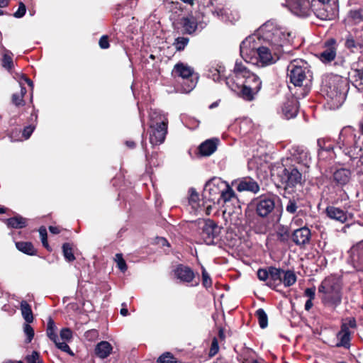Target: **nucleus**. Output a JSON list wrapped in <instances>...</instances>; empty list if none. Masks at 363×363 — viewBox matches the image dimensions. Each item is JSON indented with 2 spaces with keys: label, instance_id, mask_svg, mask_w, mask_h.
Masks as SVG:
<instances>
[{
  "label": "nucleus",
  "instance_id": "obj_1",
  "mask_svg": "<svg viewBox=\"0 0 363 363\" xmlns=\"http://www.w3.org/2000/svg\"><path fill=\"white\" fill-rule=\"evenodd\" d=\"M233 72V74L225 77L227 86L242 99L253 101L262 88L260 78L242 62H235Z\"/></svg>",
  "mask_w": 363,
  "mask_h": 363
},
{
  "label": "nucleus",
  "instance_id": "obj_2",
  "mask_svg": "<svg viewBox=\"0 0 363 363\" xmlns=\"http://www.w3.org/2000/svg\"><path fill=\"white\" fill-rule=\"evenodd\" d=\"M287 78L294 86L303 87L299 95L306 96L312 83L313 73L308 62L301 59H295L287 67Z\"/></svg>",
  "mask_w": 363,
  "mask_h": 363
},
{
  "label": "nucleus",
  "instance_id": "obj_3",
  "mask_svg": "<svg viewBox=\"0 0 363 363\" xmlns=\"http://www.w3.org/2000/svg\"><path fill=\"white\" fill-rule=\"evenodd\" d=\"M347 91V81L346 78L338 74H327L323 77L320 91L327 98L337 104L343 101Z\"/></svg>",
  "mask_w": 363,
  "mask_h": 363
},
{
  "label": "nucleus",
  "instance_id": "obj_4",
  "mask_svg": "<svg viewBox=\"0 0 363 363\" xmlns=\"http://www.w3.org/2000/svg\"><path fill=\"white\" fill-rule=\"evenodd\" d=\"M355 128L348 125L344 127L339 135L337 145L351 159L363 157V147L359 145L360 136L355 133Z\"/></svg>",
  "mask_w": 363,
  "mask_h": 363
},
{
  "label": "nucleus",
  "instance_id": "obj_5",
  "mask_svg": "<svg viewBox=\"0 0 363 363\" xmlns=\"http://www.w3.org/2000/svg\"><path fill=\"white\" fill-rule=\"evenodd\" d=\"M321 302L328 308L335 309L342 302V286L333 277H326L318 286Z\"/></svg>",
  "mask_w": 363,
  "mask_h": 363
},
{
  "label": "nucleus",
  "instance_id": "obj_6",
  "mask_svg": "<svg viewBox=\"0 0 363 363\" xmlns=\"http://www.w3.org/2000/svg\"><path fill=\"white\" fill-rule=\"evenodd\" d=\"M262 38L264 43L274 50L275 55H281L284 52V47L293 43V37L289 32L283 31L281 28H272L265 30Z\"/></svg>",
  "mask_w": 363,
  "mask_h": 363
},
{
  "label": "nucleus",
  "instance_id": "obj_7",
  "mask_svg": "<svg viewBox=\"0 0 363 363\" xmlns=\"http://www.w3.org/2000/svg\"><path fill=\"white\" fill-rule=\"evenodd\" d=\"M172 75L175 79H179V82L182 86V91L185 93L192 91L199 80V75L194 72V68L181 62L174 66Z\"/></svg>",
  "mask_w": 363,
  "mask_h": 363
},
{
  "label": "nucleus",
  "instance_id": "obj_8",
  "mask_svg": "<svg viewBox=\"0 0 363 363\" xmlns=\"http://www.w3.org/2000/svg\"><path fill=\"white\" fill-rule=\"evenodd\" d=\"M167 128V118L156 112L150 114V142L152 145H160L164 142Z\"/></svg>",
  "mask_w": 363,
  "mask_h": 363
},
{
  "label": "nucleus",
  "instance_id": "obj_9",
  "mask_svg": "<svg viewBox=\"0 0 363 363\" xmlns=\"http://www.w3.org/2000/svg\"><path fill=\"white\" fill-rule=\"evenodd\" d=\"M201 238L206 245H216L220 240L222 228L211 219H203L199 223Z\"/></svg>",
  "mask_w": 363,
  "mask_h": 363
},
{
  "label": "nucleus",
  "instance_id": "obj_10",
  "mask_svg": "<svg viewBox=\"0 0 363 363\" xmlns=\"http://www.w3.org/2000/svg\"><path fill=\"white\" fill-rule=\"evenodd\" d=\"M279 198L271 192L261 194L252 200L256 214L261 218L267 217L275 208L276 201Z\"/></svg>",
  "mask_w": 363,
  "mask_h": 363
},
{
  "label": "nucleus",
  "instance_id": "obj_11",
  "mask_svg": "<svg viewBox=\"0 0 363 363\" xmlns=\"http://www.w3.org/2000/svg\"><path fill=\"white\" fill-rule=\"evenodd\" d=\"M331 0H311L312 11L315 16L323 21H330L336 18L338 12V5L334 1L331 5Z\"/></svg>",
  "mask_w": 363,
  "mask_h": 363
},
{
  "label": "nucleus",
  "instance_id": "obj_12",
  "mask_svg": "<svg viewBox=\"0 0 363 363\" xmlns=\"http://www.w3.org/2000/svg\"><path fill=\"white\" fill-rule=\"evenodd\" d=\"M225 182L220 178L213 177L207 182L202 194V205L205 206L207 201L213 204L220 205V192Z\"/></svg>",
  "mask_w": 363,
  "mask_h": 363
},
{
  "label": "nucleus",
  "instance_id": "obj_13",
  "mask_svg": "<svg viewBox=\"0 0 363 363\" xmlns=\"http://www.w3.org/2000/svg\"><path fill=\"white\" fill-rule=\"evenodd\" d=\"M283 272V269L270 266L265 269H259L257 274L260 281H267V286L273 290L279 291L278 288L281 285Z\"/></svg>",
  "mask_w": 363,
  "mask_h": 363
},
{
  "label": "nucleus",
  "instance_id": "obj_14",
  "mask_svg": "<svg viewBox=\"0 0 363 363\" xmlns=\"http://www.w3.org/2000/svg\"><path fill=\"white\" fill-rule=\"evenodd\" d=\"M260 39L256 36H249L246 38L240 45V52L241 57L247 62H251L254 57L256 56L257 51L261 47L259 45Z\"/></svg>",
  "mask_w": 363,
  "mask_h": 363
},
{
  "label": "nucleus",
  "instance_id": "obj_15",
  "mask_svg": "<svg viewBox=\"0 0 363 363\" xmlns=\"http://www.w3.org/2000/svg\"><path fill=\"white\" fill-rule=\"evenodd\" d=\"M279 56L280 55H275L274 50L264 43L257 51L253 59L255 62L252 60L251 62L260 67H266L274 64L279 59Z\"/></svg>",
  "mask_w": 363,
  "mask_h": 363
},
{
  "label": "nucleus",
  "instance_id": "obj_16",
  "mask_svg": "<svg viewBox=\"0 0 363 363\" xmlns=\"http://www.w3.org/2000/svg\"><path fill=\"white\" fill-rule=\"evenodd\" d=\"M280 177L281 183L285 186V189L295 187L302 182V174L294 165L285 167Z\"/></svg>",
  "mask_w": 363,
  "mask_h": 363
},
{
  "label": "nucleus",
  "instance_id": "obj_17",
  "mask_svg": "<svg viewBox=\"0 0 363 363\" xmlns=\"http://www.w3.org/2000/svg\"><path fill=\"white\" fill-rule=\"evenodd\" d=\"M173 272L175 277L181 282L191 283V286H198L199 284V279H196V273L187 265L179 264Z\"/></svg>",
  "mask_w": 363,
  "mask_h": 363
},
{
  "label": "nucleus",
  "instance_id": "obj_18",
  "mask_svg": "<svg viewBox=\"0 0 363 363\" xmlns=\"http://www.w3.org/2000/svg\"><path fill=\"white\" fill-rule=\"evenodd\" d=\"M338 44L333 38L327 39L323 45V50L320 53L319 59L324 64L330 63L335 60Z\"/></svg>",
  "mask_w": 363,
  "mask_h": 363
},
{
  "label": "nucleus",
  "instance_id": "obj_19",
  "mask_svg": "<svg viewBox=\"0 0 363 363\" xmlns=\"http://www.w3.org/2000/svg\"><path fill=\"white\" fill-rule=\"evenodd\" d=\"M290 11L298 16H308L312 11V2L309 0H286Z\"/></svg>",
  "mask_w": 363,
  "mask_h": 363
},
{
  "label": "nucleus",
  "instance_id": "obj_20",
  "mask_svg": "<svg viewBox=\"0 0 363 363\" xmlns=\"http://www.w3.org/2000/svg\"><path fill=\"white\" fill-rule=\"evenodd\" d=\"M348 77L356 88L363 89V60L352 64Z\"/></svg>",
  "mask_w": 363,
  "mask_h": 363
},
{
  "label": "nucleus",
  "instance_id": "obj_21",
  "mask_svg": "<svg viewBox=\"0 0 363 363\" xmlns=\"http://www.w3.org/2000/svg\"><path fill=\"white\" fill-rule=\"evenodd\" d=\"M291 238L297 246L305 247L311 242V231L306 226L301 227L293 231Z\"/></svg>",
  "mask_w": 363,
  "mask_h": 363
},
{
  "label": "nucleus",
  "instance_id": "obj_22",
  "mask_svg": "<svg viewBox=\"0 0 363 363\" xmlns=\"http://www.w3.org/2000/svg\"><path fill=\"white\" fill-rule=\"evenodd\" d=\"M178 29L182 34L192 35L198 28L196 18L192 15L182 16L177 20Z\"/></svg>",
  "mask_w": 363,
  "mask_h": 363
},
{
  "label": "nucleus",
  "instance_id": "obj_23",
  "mask_svg": "<svg viewBox=\"0 0 363 363\" xmlns=\"http://www.w3.org/2000/svg\"><path fill=\"white\" fill-rule=\"evenodd\" d=\"M299 109V102L298 98L291 96L286 99L281 106V111L286 119L295 118Z\"/></svg>",
  "mask_w": 363,
  "mask_h": 363
},
{
  "label": "nucleus",
  "instance_id": "obj_24",
  "mask_svg": "<svg viewBox=\"0 0 363 363\" xmlns=\"http://www.w3.org/2000/svg\"><path fill=\"white\" fill-rule=\"evenodd\" d=\"M291 150V155L297 163L306 167H309L311 157L307 148L303 146H294Z\"/></svg>",
  "mask_w": 363,
  "mask_h": 363
},
{
  "label": "nucleus",
  "instance_id": "obj_25",
  "mask_svg": "<svg viewBox=\"0 0 363 363\" xmlns=\"http://www.w3.org/2000/svg\"><path fill=\"white\" fill-rule=\"evenodd\" d=\"M236 184V189L240 191H250L252 193L256 194L259 189V184L255 182L253 179L250 177L243 178L242 180L238 182H233L232 185L234 186Z\"/></svg>",
  "mask_w": 363,
  "mask_h": 363
},
{
  "label": "nucleus",
  "instance_id": "obj_26",
  "mask_svg": "<svg viewBox=\"0 0 363 363\" xmlns=\"http://www.w3.org/2000/svg\"><path fill=\"white\" fill-rule=\"evenodd\" d=\"M325 213L329 218L338 221L340 223H346L348 219L347 211L334 206H327Z\"/></svg>",
  "mask_w": 363,
  "mask_h": 363
},
{
  "label": "nucleus",
  "instance_id": "obj_27",
  "mask_svg": "<svg viewBox=\"0 0 363 363\" xmlns=\"http://www.w3.org/2000/svg\"><path fill=\"white\" fill-rule=\"evenodd\" d=\"M219 142V139L216 138L205 140L199 146L200 155L203 157L211 155L216 151Z\"/></svg>",
  "mask_w": 363,
  "mask_h": 363
},
{
  "label": "nucleus",
  "instance_id": "obj_28",
  "mask_svg": "<svg viewBox=\"0 0 363 363\" xmlns=\"http://www.w3.org/2000/svg\"><path fill=\"white\" fill-rule=\"evenodd\" d=\"M351 171L349 169L340 168L333 174V180L337 186H345L350 180Z\"/></svg>",
  "mask_w": 363,
  "mask_h": 363
},
{
  "label": "nucleus",
  "instance_id": "obj_29",
  "mask_svg": "<svg viewBox=\"0 0 363 363\" xmlns=\"http://www.w3.org/2000/svg\"><path fill=\"white\" fill-rule=\"evenodd\" d=\"M238 201V197L232 187L225 182V186H222L220 192V205H228Z\"/></svg>",
  "mask_w": 363,
  "mask_h": 363
},
{
  "label": "nucleus",
  "instance_id": "obj_30",
  "mask_svg": "<svg viewBox=\"0 0 363 363\" xmlns=\"http://www.w3.org/2000/svg\"><path fill=\"white\" fill-rule=\"evenodd\" d=\"M1 220L9 228L21 229L28 225V219L19 214H16L14 216L9 218L1 219Z\"/></svg>",
  "mask_w": 363,
  "mask_h": 363
},
{
  "label": "nucleus",
  "instance_id": "obj_31",
  "mask_svg": "<svg viewBox=\"0 0 363 363\" xmlns=\"http://www.w3.org/2000/svg\"><path fill=\"white\" fill-rule=\"evenodd\" d=\"M337 337L339 340V342L336 345L337 347H343L346 349L350 348L351 332L347 329L345 325H341L340 330L338 332Z\"/></svg>",
  "mask_w": 363,
  "mask_h": 363
},
{
  "label": "nucleus",
  "instance_id": "obj_32",
  "mask_svg": "<svg viewBox=\"0 0 363 363\" xmlns=\"http://www.w3.org/2000/svg\"><path fill=\"white\" fill-rule=\"evenodd\" d=\"M112 345L107 341H101L95 347V355L101 359H105L111 353Z\"/></svg>",
  "mask_w": 363,
  "mask_h": 363
},
{
  "label": "nucleus",
  "instance_id": "obj_33",
  "mask_svg": "<svg viewBox=\"0 0 363 363\" xmlns=\"http://www.w3.org/2000/svg\"><path fill=\"white\" fill-rule=\"evenodd\" d=\"M345 47L351 52H363L361 43H358V39H357L355 35L350 33L345 36Z\"/></svg>",
  "mask_w": 363,
  "mask_h": 363
},
{
  "label": "nucleus",
  "instance_id": "obj_34",
  "mask_svg": "<svg viewBox=\"0 0 363 363\" xmlns=\"http://www.w3.org/2000/svg\"><path fill=\"white\" fill-rule=\"evenodd\" d=\"M318 146V155L319 157L323 156V152L328 153L330 155L334 153L333 142L329 138H319L317 140Z\"/></svg>",
  "mask_w": 363,
  "mask_h": 363
},
{
  "label": "nucleus",
  "instance_id": "obj_35",
  "mask_svg": "<svg viewBox=\"0 0 363 363\" xmlns=\"http://www.w3.org/2000/svg\"><path fill=\"white\" fill-rule=\"evenodd\" d=\"M16 247L20 252L30 256L37 255L38 250L31 242L18 241L16 242Z\"/></svg>",
  "mask_w": 363,
  "mask_h": 363
},
{
  "label": "nucleus",
  "instance_id": "obj_36",
  "mask_svg": "<svg viewBox=\"0 0 363 363\" xmlns=\"http://www.w3.org/2000/svg\"><path fill=\"white\" fill-rule=\"evenodd\" d=\"M21 85V91L20 92L13 93L11 95V103L13 105H14L16 107H22L26 105V101L24 100V96L27 93L26 88L24 87L21 82H20Z\"/></svg>",
  "mask_w": 363,
  "mask_h": 363
},
{
  "label": "nucleus",
  "instance_id": "obj_37",
  "mask_svg": "<svg viewBox=\"0 0 363 363\" xmlns=\"http://www.w3.org/2000/svg\"><path fill=\"white\" fill-rule=\"evenodd\" d=\"M21 311L23 318L28 323H33L34 318L30 305L26 301H21L20 303Z\"/></svg>",
  "mask_w": 363,
  "mask_h": 363
},
{
  "label": "nucleus",
  "instance_id": "obj_38",
  "mask_svg": "<svg viewBox=\"0 0 363 363\" xmlns=\"http://www.w3.org/2000/svg\"><path fill=\"white\" fill-rule=\"evenodd\" d=\"M297 280V277L293 270H284L282 274L281 284L285 287H290L293 286Z\"/></svg>",
  "mask_w": 363,
  "mask_h": 363
},
{
  "label": "nucleus",
  "instance_id": "obj_39",
  "mask_svg": "<svg viewBox=\"0 0 363 363\" xmlns=\"http://www.w3.org/2000/svg\"><path fill=\"white\" fill-rule=\"evenodd\" d=\"M277 240L281 242L286 244L288 242L289 238H291V234L289 232V228L288 226L280 225L278 227V229L276 232Z\"/></svg>",
  "mask_w": 363,
  "mask_h": 363
},
{
  "label": "nucleus",
  "instance_id": "obj_40",
  "mask_svg": "<svg viewBox=\"0 0 363 363\" xmlns=\"http://www.w3.org/2000/svg\"><path fill=\"white\" fill-rule=\"evenodd\" d=\"M62 250L65 260L68 262H72L76 259V257L74 255L72 244L69 242L63 243L62 246Z\"/></svg>",
  "mask_w": 363,
  "mask_h": 363
},
{
  "label": "nucleus",
  "instance_id": "obj_41",
  "mask_svg": "<svg viewBox=\"0 0 363 363\" xmlns=\"http://www.w3.org/2000/svg\"><path fill=\"white\" fill-rule=\"evenodd\" d=\"M255 316L258 319L259 325L264 329L268 325V316L263 308H259L255 312Z\"/></svg>",
  "mask_w": 363,
  "mask_h": 363
},
{
  "label": "nucleus",
  "instance_id": "obj_42",
  "mask_svg": "<svg viewBox=\"0 0 363 363\" xmlns=\"http://www.w3.org/2000/svg\"><path fill=\"white\" fill-rule=\"evenodd\" d=\"M56 326L54 320L49 318L47 326V335L52 341L59 340L57 334L55 333Z\"/></svg>",
  "mask_w": 363,
  "mask_h": 363
},
{
  "label": "nucleus",
  "instance_id": "obj_43",
  "mask_svg": "<svg viewBox=\"0 0 363 363\" xmlns=\"http://www.w3.org/2000/svg\"><path fill=\"white\" fill-rule=\"evenodd\" d=\"M159 363H182L181 360L177 359L171 352H167L160 355L157 360Z\"/></svg>",
  "mask_w": 363,
  "mask_h": 363
},
{
  "label": "nucleus",
  "instance_id": "obj_44",
  "mask_svg": "<svg viewBox=\"0 0 363 363\" xmlns=\"http://www.w3.org/2000/svg\"><path fill=\"white\" fill-rule=\"evenodd\" d=\"M189 193V204L191 205L194 208L200 206L201 199L199 198V194L196 191V190L194 188H190Z\"/></svg>",
  "mask_w": 363,
  "mask_h": 363
},
{
  "label": "nucleus",
  "instance_id": "obj_45",
  "mask_svg": "<svg viewBox=\"0 0 363 363\" xmlns=\"http://www.w3.org/2000/svg\"><path fill=\"white\" fill-rule=\"evenodd\" d=\"M189 42V38L186 37H177L175 38L174 42L173 43V46H174L177 51H182L184 50L185 47L188 45Z\"/></svg>",
  "mask_w": 363,
  "mask_h": 363
},
{
  "label": "nucleus",
  "instance_id": "obj_46",
  "mask_svg": "<svg viewBox=\"0 0 363 363\" xmlns=\"http://www.w3.org/2000/svg\"><path fill=\"white\" fill-rule=\"evenodd\" d=\"M39 234L41 239L43 246L49 252L52 251V248L48 244V232L47 229L45 226H41L39 230Z\"/></svg>",
  "mask_w": 363,
  "mask_h": 363
},
{
  "label": "nucleus",
  "instance_id": "obj_47",
  "mask_svg": "<svg viewBox=\"0 0 363 363\" xmlns=\"http://www.w3.org/2000/svg\"><path fill=\"white\" fill-rule=\"evenodd\" d=\"M298 199H296L294 196L290 199L286 206V211L290 214H294L297 212L298 208Z\"/></svg>",
  "mask_w": 363,
  "mask_h": 363
},
{
  "label": "nucleus",
  "instance_id": "obj_48",
  "mask_svg": "<svg viewBox=\"0 0 363 363\" xmlns=\"http://www.w3.org/2000/svg\"><path fill=\"white\" fill-rule=\"evenodd\" d=\"M26 363H43L40 353L37 351H33L31 354H28L24 359Z\"/></svg>",
  "mask_w": 363,
  "mask_h": 363
},
{
  "label": "nucleus",
  "instance_id": "obj_49",
  "mask_svg": "<svg viewBox=\"0 0 363 363\" xmlns=\"http://www.w3.org/2000/svg\"><path fill=\"white\" fill-rule=\"evenodd\" d=\"M252 228L257 234H264L267 230V225L263 221L259 220L254 223Z\"/></svg>",
  "mask_w": 363,
  "mask_h": 363
},
{
  "label": "nucleus",
  "instance_id": "obj_50",
  "mask_svg": "<svg viewBox=\"0 0 363 363\" xmlns=\"http://www.w3.org/2000/svg\"><path fill=\"white\" fill-rule=\"evenodd\" d=\"M115 261L117 263V267L122 272H125L128 269V267L125 259H123V255L117 253L116 255Z\"/></svg>",
  "mask_w": 363,
  "mask_h": 363
},
{
  "label": "nucleus",
  "instance_id": "obj_51",
  "mask_svg": "<svg viewBox=\"0 0 363 363\" xmlns=\"http://www.w3.org/2000/svg\"><path fill=\"white\" fill-rule=\"evenodd\" d=\"M2 66L9 71H10L13 67V59L9 54L5 53L3 55Z\"/></svg>",
  "mask_w": 363,
  "mask_h": 363
},
{
  "label": "nucleus",
  "instance_id": "obj_52",
  "mask_svg": "<svg viewBox=\"0 0 363 363\" xmlns=\"http://www.w3.org/2000/svg\"><path fill=\"white\" fill-rule=\"evenodd\" d=\"M53 342L55 343V346L58 349L62 350V352L67 353L68 354H69L72 357L74 356V352H72V350L70 349L69 346L66 342H60L59 340H55Z\"/></svg>",
  "mask_w": 363,
  "mask_h": 363
},
{
  "label": "nucleus",
  "instance_id": "obj_53",
  "mask_svg": "<svg viewBox=\"0 0 363 363\" xmlns=\"http://www.w3.org/2000/svg\"><path fill=\"white\" fill-rule=\"evenodd\" d=\"M23 331H24V333L26 335V342L27 343L30 342L32 341V340L33 339L34 335H35L33 328L30 325L29 323H26L24 325Z\"/></svg>",
  "mask_w": 363,
  "mask_h": 363
},
{
  "label": "nucleus",
  "instance_id": "obj_54",
  "mask_svg": "<svg viewBox=\"0 0 363 363\" xmlns=\"http://www.w3.org/2000/svg\"><path fill=\"white\" fill-rule=\"evenodd\" d=\"M218 351H219L218 340L217 337H214L212 339L211 347H210L209 352H208V357H214L216 354H218Z\"/></svg>",
  "mask_w": 363,
  "mask_h": 363
},
{
  "label": "nucleus",
  "instance_id": "obj_55",
  "mask_svg": "<svg viewBox=\"0 0 363 363\" xmlns=\"http://www.w3.org/2000/svg\"><path fill=\"white\" fill-rule=\"evenodd\" d=\"M350 17L354 21L355 23H359L363 21V14L359 10L350 11Z\"/></svg>",
  "mask_w": 363,
  "mask_h": 363
},
{
  "label": "nucleus",
  "instance_id": "obj_56",
  "mask_svg": "<svg viewBox=\"0 0 363 363\" xmlns=\"http://www.w3.org/2000/svg\"><path fill=\"white\" fill-rule=\"evenodd\" d=\"M202 284L206 289L212 286V280L205 269L202 270Z\"/></svg>",
  "mask_w": 363,
  "mask_h": 363
},
{
  "label": "nucleus",
  "instance_id": "obj_57",
  "mask_svg": "<svg viewBox=\"0 0 363 363\" xmlns=\"http://www.w3.org/2000/svg\"><path fill=\"white\" fill-rule=\"evenodd\" d=\"M26 12V6L22 1L19 2L18 10L13 13V16L17 18H22Z\"/></svg>",
  "mask_w": 363,
  "mask_h": 363
},
{
  "label": "nucleus",
  "instance_id": "obj_58",
  "mask_svg": "<svg viewBox=\"0 0 363 363\" xmlns=\"http://www.w3.org/2000/svg\"><path fill=\"white\" fill-rule=\"evenodd\" d=\"M60 337L64 340L69 341L72 338V331L68 328H64L60 330Z\"/></svg>",
  "mask_w": 363,
  "mask_h": 363
},
{
  "label": "nucleus",
  "instance_id": "obj_59",
  "mask_svg": "<svg viewBox=\"0 0 363 363\" xmlns=\"http://www.w3.org/2000/svg\"><path fill=\"white\" fill-rule=\"evenodd\" d=\"M99 45L101 49H108L110 47L109 38L107 35H102L100 38Z\"/></svg>",
  "mask_w": 363,
  "mask_h": 363
},
{
  "label": "nucleus",
  "instance_id": "obj_60",
  "mask_svg": "<svg viewBox=\"0 0 363 363\" xmlns=\"http://www.w3.org/2000/svg\"><path fill=\"white\" fill-rule=\"evenodd\" d=\"M35 128V126H33V125L28 124V125L24 127V128L23 130V136L26 139L29 138L30 137V135H32Z\"/></svg>",
  "mask_w": 363,
  "mask_h": 363
},
{
  "label": "nucleus",
  "instance_id": "obj_61",
  "mask_svg": "<svg viewBox=\"0 0 363 363\" xmlns=\"http://www.w3.org/2000/svg\"><path fill=\"white\" fill-rule=\"evenodd\" d=\"M38 111L33 108L32 113H30V117L28 119V123L30 125H33V126H36L38 122Z\"/></svg>",
  "mask_w": 363,
  "mask_h": 363
},
{
  "label": "nucleus",
  "instance_id": "obj_62",
  "mask_svg": "<svg viewBox=\"0 0 363 363\" xmlns=\"http://www.w3.org/2000/svg\"><path fill=\"white\" fill-rule=\"evenodd\" d=\"M84 336L88 340H93L98 337L99 332L97 330L92 329L85 333Z\"/></svg>",
  "mask_w": 363,
  "mask_h": 363
},
{
  "label": "nucleus",
  "instance_id": "obj_63",
  "mask_svg": "<svg viewBox=\"0 0 363 363\" xmlns=\"http://www.w3.org/2000/svg\"><path fill=\"white\" fill-rule=\"evenodd\" d=\"M342 325H345L348 330L350 328H357V322L354 318H347L345 322L342 323Z\"/></svg>",
  "mask_w": 363,
  "mask_h": 363
},
{
  "label": "nucleus",
  "instance_id": "obj_64",
  "mask_svg": "<svg viewBox=\"0 0 363 363\" xmlns=\"http://www.w3.org/2000/svg\"><path fill=\"white\" fill-rule=\"evenodd\" d=\"M354 249L357 251L359 259H363V240L357 242Z\"/></svg>",
  "mask_w": 363,
  "mask_h": 363
}]
</instances>
